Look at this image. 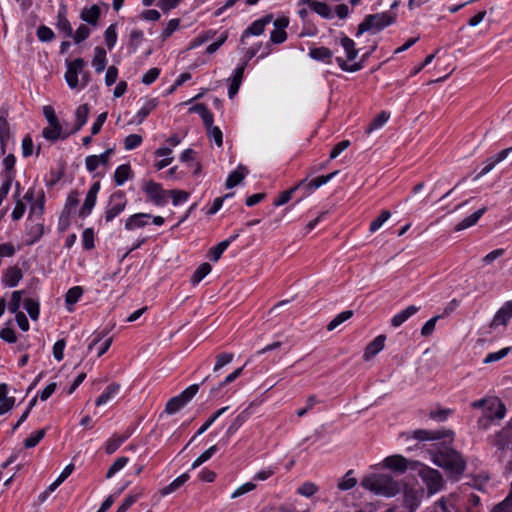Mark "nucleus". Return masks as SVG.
<instances>
[{"instance_id": "1", "label": "nucleus", "mask_w": 512, "mask_h": 512, "mask_svg": "<svg viewBox=\"0 0 512 512\" xmlns=\"http://www.w3.org/2000/svg\"><path fill=\"white\" fill-rule=\"evenodd\" d=\"M432 461L435 465L445 469L451 475L460 476L466 468V461L455 449L441 446L431 451Z\"/></svg>"}, {"instance_id": "2", "label": "nucleus", "mask_w": 512, "mask_h": 512, "mask_svg": "<svg viewBox=\"0 0 512 512\" xmlns=\"http://www.w3.org/2000/svg\"><path fill=\"white\" fill-rule=\"evenodd\" d=\"M361 485L377 495L386 497L395 496L399 490V483L388 474H373L365 477Z\"/></svg>"}, {"instance_id": "3", "label": "nucleus", "mask_w": 512, "mask_h": 512, "mask_svg": "<svg viewBox=\"0 0 512 512\" xmlns=\"http://www.w3.org/2000/svg\"><path fill=\"white\" fill-rule=\"evenodd\" d=\"M395 20L396 15L388 12L369 14L364 18L363 22L359 24L356 37H359L365 32L377 33L393 24Z\"/></svg>"}, {"instance_id": "4", "label": "nucleus", "mask_w": 512, "mask_h": 512, "mask_svg": "<svg viewBox=\"0 0 512 512\" xmlns=\"http://www.w3.org/2000/svg\"><path fill=\"white\" fill-rule=\"evenodd\" d=\"M505 414L506 407L504 403L497 397H490L483 416L478 420V426L486 429L492 420H501L505 417Z\"/></svg>"}, {"instance_id": "5", "label": "nucleus", "mask_w": 512, "mask_h": 512, "mask_svg": "<svg viewBox=\"0 0 512 512\" xmlns=\"http://www.w3.org/2000/svg\"><path fill=\"white\" fill-rule=\"evenodd\" d=\"M419 476L426 485L429 495H433L441 491L444 487L445 481L441 473L428 466H423L419 470Z\"/></svg>"}, {"instance_id": "6", "label": "nucleus", "mask_w": 512, "mask_h": 512, "mask_svg": "<svg viewBox=\"0 0 512 512\" xmlns=\"http://www.w3.org/2000/svg\"><path fill=\"white\" fill-rule=\"evenodd\" d=\"M199 385L193 384L186 388L179 395L171 398L165 407V412L168 414H174L181 410L198 392Z\"/></svg>"}, {"instance_id": "7", "label": "nucleus", "mask_w": 512, "mask_h": 512, "mask_svg": "<svg viewBox=\"0 0 512 512\" xmlns=\"http://www.w3.org/2000/svg\"><path fill=\"white\" fill-rule=\"evenodd\" d=\"M127 205L125 193L121 190L115 191L109 198L108 207L105 211L106 222L112 221L116 216L124 211Z\"/></svg>"}, {"instance_id": "8", "label": "nucleus", "mask_w": 512, "mask_h": 512, "mask_svg": "<svg viewBox=\"0 0 512 512\" xmlns=\"http://www.w3.org/2000/svg\"><path fill=\"white\" fill-rule=\"evenodd\" d=\"M66 64L65 80L70 88L75 89L79 83L78 75L82 73L86 63L82 58H77L73 61H66Z\"/></svg>"}, {"instance_id": "9", "label": "nucleus", "mask_w": 512, "mask_h": 512, "mask_svg": "<svg viewBox=\"0 0 512 512\" xmlns=\"http://www.w3.org/2000/svg\"><path fill=\"white\" fill-rule=\"evenodd\" d=\"M99 190H100V182H98V181L94 182L91 185V187L85 197V200H84V203H83L81 209L79 210V216L81 218L87 217L92 212V210L96 204L97 195H98Z\"/></svg>"}, {"instance_id": "10", "label": "nucleus", "mask_w": 512, "mask_h": 512, "mask_svg": "<svg viewBox=\"0 0 512 512\" xmlns=\"http://www.w3.org/2000/svg\"><path fill=\"white\" fill-rule=\"evenodd\" d=\"M494 445L501 452H504L507 449H512V419L507 427L503 428L495 435Z\"/></svg>"}, {"instance_id": "11", "label": "nucleus", "mask_w": 512, "mask_h": 512, "mask_svg": "<svg viewBox=\"0 0 512 512\" xmlns=\"http://www.w3.org/2000/svg\"><path fill=\"white\" fill-rule=\"evenodd\" d=\"M453 435H454V432L452 430H445V429L436 430V431L419 429V430H415L413 432V437L419 441L438 440V439H442V438H446V437L452 438Z\"/></svg>"}, {"instance_id": "12", "label": "nucleus", "mask_w": 512, "mask_h": 512, "mask_svg": "<svg viewBox=\"0 0 512 512\" xmlns=\"http://www.w3.org/2000/svg\"><path fill=\"white\" fill-rule=\"evenodd\" d=\"M272 19L273 16L268 14L263 18L254 21L247 29L244 30L241 36V42L244 43L245 38L250 35H261L264 32L266 25L269 24Z\"/></svg>"}, {"instance_id": "13", "label": "nucleus", "mask_w": 512, "mask_h": 512, "mask_svg": "<svg viewBox=\"0 0 512 512\" xmlns=\"http://www.w3.org/2000/svg\"><path fill=\"white\" fill-rule=\"evenodd\" d=\"M512 317V301H507L494 315L490 327L496 328L499 325L506 326Z\"/></svg>"}, {"instance_id": "14", "label": "nucleus", "mask_w": 512, "mask_h": 512, "mask_svg": "<svg viewBox=\"0 0 512 512\" xmlns=\"http://www.w3.org/2000/svg\"><path fill=\"white\" fill-rule=\"evenodd\" d=\"M144 190L156 205H163L166 203L165 191L162 189L160 184L149 181L146 183Z\"/></svg>"}, {"instance_id": "15", "label": "nucleus", "mask_w": 512, "mask_h": 512, "mask_svg": "<svg viewBox=\"0 0 512 512\" xmlns=\"http://www.w3.org/2000/svg\"><path fill=\"white\" fill-rule=\"evenodd\" d=\"M422 489L406 488L404 491V504L410 510L414 512L420 505L423 497Z\"/></svg>"}, {"instance_id": "16", "label": "nucleus", "mask_w": 512, "mask_h": 512, "mask_svg": "<svg viewBox=\"0 0 512 512\" xmlns=\"http://www.w3.org/2000/svg\"><path fill=\"white\" fill-rule=\"evenodd\" d=\"M256 405V402H251L246 409H244L230 424L226 431L227 438L232 436L251 416L252 407Z\"/></svg>"}, {"instance_id": "17", "label": "nucleus", "mask_w": 512, "mask_h": 512, "mask_svg": "<svg viewBox=\"0 0 512 512\" xmlns=\"http://www.w3.org/2000/svg\"><path fill=\"white\" fill-rule=\"evenodd\" d=\"M384 467L398 473H404L407 466V459L401 455L388 456L383 460Z\"/></svg>"}, {"instance_id": "18", "label": "nucleus", "mask_w": 512, "mask_h": 512, "mask_svg": "<svg viewBox=\"0 0 512 512\" xmlns=\"http://www.w3.org/2000/svg\"><path fill=\"white\" fill-rule=\"evenodd\" d=\"M30 221L27 227V245H32L37 242L44 233V225L40 221H34V219H28Z\"/></svg>"}, {"instance_id": "19", "label": "nucleus", "mask_w": 512, "mask_h": 512, "mask_svg": "<svg viewBox=\"0 0 512 512\" xmlns=\"http://www.w3.org/2000/svg\"><path fill=\"white\" fill-rule=\"evenodd\" d=\"M246 66H247V61H244L243 64L240 65L239 67H237L234 72V75H233V78L231 80L229 90H228V96L230 99H232L239 91Z\"/></svg>"}, {"instance_id": "20", "label": "nucleus", "mask_w": 512, "mask_h": 512, "mask_svg": "<svg viewBox=\"0 0 512 512\" xmlns=\"http://www.w3.org/2000/svg\"><path fill=\"white\" fill-rule=\"evenodd\" d=\"M67 8L65 5H61L57 14V28L62 31L66 37L73 36L72 26L66 17Z\"/></svg>"}, {"instance_id": "21", "label": "nucleus", "mask_w": 512, "mask_h": 512, "mask_svg": "<svg viewBox=\"0 0 512 512\" xmlns=\"http://www.w3.org/2000/svg\"><path fill=\"white\" fill-rule=\"evenodd\" d=\"M385 335L377 336L372 342H370L366 348L363 355L365 361L372 359L376 354H378L384 348Z\"/></svg>"}, {"instance_id": "22", "label": "nucleus", "mask_w": 512, "mask_h": 512, "mask_svg": "<svg viewBox=\"0 0 512 512\" xmlns=\"http://www.w3.org/2000/svg\"><path fill=\"white\" fill-rule=\"evenodd\" d=\"M150 218H151L150 214L136 213L127 218V220L125 222V228L127 230L142 228L148 224V220Z\"/></svg>"}, {"instance_id": "23", "label": "nucleus", "mask_w": 512, "mask_h": 512, "mask_svg": "<svg viewBox=\"0 0 512 512\" xmlns=\"http://www.w3.org/2000/svg\"><path fill=\"white\" fill-rule=\"evenodd\" d=\"M8 386L5 383L0 384V415L10 411L14 404L15 398L8 397Z\"/></svg>"}, {"instance_id": "24", "label": "nucleus", "mask_w": 512, "mask_h": 512, "mask_svg": "<svg viewBox=\"0 0 512 512\" xmlns=\"http://www.w3.org/2000/svg\"><path fill=\"white\" fill-rule=\"evenodd\" d=\"M101 15L100 7L96 4L92 5L89 8H84L81 11L80 18L87 22L92 26H96L98 24L99 18Z\"/></svg>"}, {"instance_id": "25", "label": "nucleus", "mask_w": 512, "mask_h": 512, "mask_svg": "<svg viewBox=\"0 0 512 512\" xmlns=\"http://www.w3.org/2000/svg\"><path fill=\"white\" fill-rule=\"evenodd\" d=\"M23 274L18 266L9 267L3 277V283L8 287H16L22 279Z\"/></svg>"}, {"instance_id": "26", "label": "nucleus", "mask_w": 512, "mask_h": 512, "mask_svg": "<svg viewBox=\"0 0 512 512\" xmlns=\"http://www.w3.org/2000/svg\"><path fill=\"white\" fill-rule=\"evenodd\" d=\"M375 50V46L372 47V49L370 51H367L366 53H364L362 55V59L361 61L359 62H356L352 65H348L346 63V61L341 58V57H338L336 59L337 61V64L340 66V68L343 70V71H347V72H356V71H359L363 68V62L372 54V52Z\"/></svg>"}, {"instance_id": "27", "label": "nucleus", "mask_w": 512, "mask_h": 512, "mask_svg": "<svg viewBox=\"0 0 512 512\" xmlns=\"http://www.w3.org/2000/svg\"><path fill=\"white\" fill-rule=\"evenodd\" d=\"M419 310V307L415 305H410L401 312L397 313L393 316L391 319V325L393 327H399L402 325L406 320H408L412 315L417 313Z\"/></svg>"}, {"instance_id": "28", "label": "nucleus", "mask_w": 512, "mask_h": 512, "mask_svg": "<svg viewBox=\"0 0 512 512\" xmlns=\"http://www.w3.org/2000/svg\"><path fill=\"white\" fill-rule=\"evenodd\" d=\"M486 210H487L486 207H482L479 210H477L476 212H474L473 214H471L470 216L463 219L461 222H459L455 226V231H457V232L462 231L464 229H467V228L475 225L478 222V220L480 219V217L486 212Z\"/></svg>"}, {"instance_id": "29", "label": "nucleus", "mask_w": 512, "mask_h": 512, "mask_svg": "<svg viewBox=\"0 0 512 512\" xmlns=\"http://www.w3.org/2000/svg\"><path fill=\"white\" fill-rule=\"evenodd\" d=\"M248 170L245 166L239 165L237 170L233 171L226 180V187L231 189L241 183L245 178Z\"/></svg>"}, {"instance_id": "30", "label": "nucleus", "mask_w": 512, "mask_h": 512, "mask_svg": "<svg viewBox=\"0 0 512 512\" xmlns=\"http://www.w3.org/2000/svg\"><path fill=\"white\" fill-rule=\"evenodd\" d=\"M238 237V234L233 235L230 239L218 243L216 246L209 250L210 259L214 262L218 261L224 251L228 248L230 243Z\"/></svg>"}, {"instance_id": "31", "label": "nucleus", "mask_w": 512, "mask_h": 512, "mask_svg": "<svg viewBox=\"0 0 512 512\" xmlns=\"http://www.w3.org/2000/svg\"><path fill=\"white\" fill-rule=\"evenodd\" d=\"M130 436V431H126L123 435H114L106 444V453L113 454Z\"/></svg>"}, {"instance_id": "32", "label": "nucleus", "mask_w": 512, "mask_h": 512, "mask_svg": "<svg viewBox=\"0 0 512 512\" xmlns=\"http://www.w3.org/2000/svg\"><path fill=\"white\" fill-rule=\"evenodd\" d=\"M94 58L92 60V65L95 68L96 73H101L104 71L106 67V51L104 48L97 46L94 50Z\"/></svg>"}, {"instance_id": "33", "label": "nucleus", "mask_w": 512, "mask_h": 512, "mask_svg": "<svg viewBox=\"0 0 512 512\" xmlns=\"http://www.w3.org/2000/svg\"><path fill=\"white\" fill-rule=\"evenodd\" d=\"M132 177V170L130 165L123 164L117 167L114 173V181L118 186H121Z\"/></svg>"}, {"instance_id": "34", "label": "nucleus", "mask_w": 512, "mask_h": 512, "mask_svg": "<svg viewBox=\"0 0 512 512\" xmlns=\"http://www.w3.org/2000/svg\"><path fill=\"white\" fill-rule=\"evenodd\" d=\"M120 390V384L112 383L110 384L106 391L102 393L95 401L96 406H101L106 404L109 400H111Z\"/></svg>"}, {"instance_id": "35", "label": "nucleus", "mask_w": 512, "mask_h": 512, "mask_svg": "<svg viewBox=\"0 0 512 512\" xmlns=\"http://www.w3.org/2000/svg\"><path fill=\"white\" fill-rule=\"evenodd\" d=\"M189 477L190 476L188 473H184V474L180 475L174 481H172L169 485L163 487L160 490V494L162 496H166V495H169V494L175 492L189 479Z\"/></svg>"}, {"instance_id": "36", "label": "nucleus", "mask_w": 512, "mask_h": 512, "mask_svg": "<svg viewBox=\"0 0 512 512\" xmlns=\"http://www.w3.org/2000/svg\"><path fill=\"white\" fill-rule=\"evenodd\" d=\"M309 55L314 60L325 61L327 63H330L333 53L327 47H317L311 49Z\"/></svg>"}, {"instance_id": "37", "label": "nucleus", "mask_w": 512, "mask_h": 512, "mask_svg": "<svg viewBox=\"0 0 512 512\" xmlns=\"http://www.w3.org/2000/svg\"><path fill=\"white\" fill-rule=\"evenodd\" d=\"M212 270V267L209 263H202L191 276L190 282L192 285H198L202 279L207 276Z\"/></svg>"}, {"instance_id": "38", "label": "nucleus", "mask_w": 512, "mask_h": 512, "mask_svg": "<svg viewBox=\"0 0 512 512\" xmlns=\"http://www.w3.org/2000/svg\"><path fill=\"white\" fill-rule=\"evenodd\" d=\"M62 127L60 123L49 124L42 131V136L50 141H56L61 137Z\"/></svg>"}, {"instance_id": "39", "label": "nucleus", "mask_w": 512, "mask_h": 512, "mask_svg": "<svg viewBox=\"0 0 512 512\" xmlns=\"http://www.w3.org/2000/svg\"><path fill=\"white\" fill-rule=\"evenodd\" d=\"M157 99H149L136 114V123L141 124L143 120L156 108Z\"/></svg>"}, {"instance_id": "40", "label": "nucleus", "mask_w": 512, "mask_h": 512, "mask_svg": "<svg viewBox=\"0 0 512 512\" xmlns=\"http://www.w3.org/2000/svg\"><path fill=\"white\" fill-rule=\"evenodd\" d=\"M310 9L325 19L333 18L330 7L324 2L313 1L310 3Z\"/></svg>"}, {"instance_id": "41", "label": "nucleus", "mask_w": 512, "mask_h": 512, "mask_svg": "<svg viewBox=\"0 0 512 512\" xmlns=\"http://www.w3.org/2000/svg\"><path fill=\"white\" fill-rule=\"evenodd\" d=\"M341 45L345 50L347 59L349 61H352L357 57L359 50L356 49L355 42L352 39L347 36L342 37Z\"/></svg>"}, {"instance_id": "42", "label": "nucleus", "mask_w": 512, "mask_h": 512, "mask_svg": "<svg viewBox=\"0 0 512 512\" xmlns=\"http://www.w3.org/2000/svg\"><path fill=\"white\" fill-rule=\"evenodd\" d=\"M89 113V106L88 104H82L76 109V125H75V131L80 130L87 122Z\"/></svg>"}, {"instance_id": "43", "label": "nucleus", "mask_w": 512, "mask_h": 512, "mask_svg": "<svg viewBox=\"0 0 512 512\" xmlns=\"http://www.w3.org/2000/svg\"><path fill=\"white\" fill-rule=\"evenodd\" d=\"M352 310H346L341 313H339L337 316H335L327 325L328 331H333L336 329L340 324L344 323L345 321L349 320L353 316Z\"/></svg>"}, {"instance_id": "44", "label": "nucleus", "mask_w": 512, "mask_h": 512, "mask_svg": "<svg viewBox=\"0 0 512 512\" xmlns=\"http://www.w3.org/2000/svg\"><path fill=\"white\" fill-rule=\"evenodd\" d=\"M233 359H234L233 353L224 352V353H220V354L216 355V361L213 366V372L214 373L219 372L224 366L230 364L233 361Z\"/></svg>"}, {"instance_id": "45", "label": "nucleus", "mask_w": 512, "mask_h": 512, "mask_svg": "<svg viewBox=\"0 0 512 512\" xmlns=\"http://www.w3.org/2000/svg\"><path fill=\"white\" fill-rule=\"evenodd\" d=\"M353 470H349L345 476L338 482L337 487L342 491H347L354 488L357 484V479L352 477Z\"/></svg>"}, {"instance_id": "46", "label": "nucleus", "mask_w": 512, "mask_h": 512, "mask_svg": "<svg viewBox=\"0 0 512 512\" xmlns=\"http://www.w3.org/2000/svg\"><path fill=\"white\" fill-rule=\"evenodd\" d=\"M24 308L25 310L27 311V313L29 314L30 318L32 320H37L38 317H39V311H40V308H39V302L32 299V298H27L25 299L24 301Z\"/></svg>"}, {"instance_id": "47", "label": "nucleus", "mask_w": 512, "mask_h": 512, "mask_svg": "<svg viewBox=\"0 0 512 512\" xmlns=\"http://www.w3.org/2000/svg\"><path fill=\"white\" fill-rule=\"evenodd\" d=\"M10 139L9 124L3 115H0V143L4 152L5 144Z\"/></svg>"}, {"instance_id": "48", "label": "nucleus", "mask_w": 512, "mask_h": 512, "mask_svg": "<svg viewBox=\"0 0 512 512\" xmlns=\"http://www.w3.org/2000/svg\"><path fill=\"white\" fill-rule=\"evenodd\" d=\"M82 294H83L82 287L74 286V287L70 288L67 291L66 296H65V302H66L67 306H71V305H74L75 303H77L78 300L80 299V297L82 296Z\"/></svg>"}, {"instance_id": "49", "label": "nucleus", "mask_w": 512, "mask_h": 512, "mask_svg": "<svg viewBox=\"0 0 512 512\" xmlns=\"http://www.w3.org/2000/svg\"><path fill=\"white\" fill-rule=\"evenodd\" d=\"M389 117H390L389 113L382 111L380 114H378L374 118V120L366 128V133L370 134L375 129H378L381 126H383L388 121Z\"/></svg>"}, {"instance_id": "50", "label": "nucleus", "mask_w": 512, "mask_h": 512, "mask_svg": "<svg viewBox=\"0 0 512 512\" xmlns=\"http://www.w3.org/2000/svg\"><path fill=\"white\" fill-rule=\"evenodd\" d=\"M46 429H39L35 431L33 434H31L29 437H27L24 440V447L25 448H33L35 447L45 436Z\"/></svg>"}, {"instance_id": "51", "label": "nucleus", "mask_w": 512, "mask_h": 512, "mask_svg": "<svg viewBox=\"0 0 512 512\" xmlns=\"http://www.w3.org/2000/svg\"><path fill=\"white\" fill-rule=\"evenodd\" d=\"M454 505L448 499L442 497L431 508V512H454Z\"/></svg>"}, {"instance_id": "52", "label": "nucleus", "mask_w": 512, "mask_h": 512, "mask_svg": "<svg viewBox=\"0 0 512 512\" xmlns=\"http://www.w3.org/2000/svg\"><path fill=\"white\" fill-rule=\"evenodd\" d=\"M23 293L24 292L21 291V290L12 292L11 299H10V302L8 304V310L11 313L16 314V313L20 312L19 308H20V305H21Z\"/></svg>"}, {"instance_id": "53", "label": "nucleus", "mask_w": 512, "mask_h": 512, "mask_svg": "<svg viewBox=\"0 0 512 512\" xmlns=\"http://www.w3.org/2000/svg\"><path fill=\"white\" fill-rule=\"evenodd\" d=\"M510 351H511V347H505L497 352L489 353L484 358L483 363L490 364V363L499 361V360L503 359L504 357H506Z\"/></svg>"}, {"instance_id": "54", "label": "nucleus", "mask_w": 512, "mask_h": 512, "mask_svg": "<svg viewBox=\"0 0 512 512\" xmlns=\"http://www.w3.org/2000/svg\"><path fill=\"white\" fill-rule=\"evenodd\" d=\"M391 217V213L388 210H383L381 214L371 222L369 231L371 233L376 232L382 227V225Z\"/></svg>"}, {"instance_id": "55", "label": "nucleus", "mask_w": 512, "mask_h": 512, "mask_svg": "<svg viewBox=\"0 0 512 512\" xmlns=\"http://www.w3.org/2000/svg\"><path fill=\"white\" fill-rule=\"evenodd\" d=\"M78 196H79V194L77 191H71L69 193L66 203H65V206H64V209H63V212L71 214L76 209V207L79 204Z\"/></svg>"}, {"instance_id": "56", "label": "nucleus", "mask_w": 512, "mask_h": 512, "mask_svg": "<svg viewBox=\"0 0 512 512\" xmlns=\"http://www.w3.org/2000/svg\"><path fill=\"white\" fill-rule=\"evenodd\" d=\"M243 371V367L237 368L232 373H230L228 376L225 377V379L219 383L218 387L211 389V394H215L220 388L226 386L227 384L232 383L235 381Z\"/></svg>"}, {"instance_id": "57", "label": "nucleus", "mask_w": 512, "mask_h": 512, "mask_svg": "<svg viewBox=\"0 0 512 512\" xmlns=\"http://www.w3.org/2000/svg\"><path fill=\"white\" fill-rule=\"evenodd\" d=\"M218 450L217 445H213L209 447L206 451H204L193 463L192 469H196L201 464L209 460L212 455Z\"/></svg>"}, {"instance_id": "58", "label": "nucleus", "mask_w": 512, "mask_h": 512, "mask_svg": "<svg viewBox=\"0 0 512 512\" xmlns=\"http://www.w3.org/2000/svg\"><path fill=\"white\" fill-rule=\"evenodd\" d=\"M453 413L452 409H434L429 412V417L433 420L443 422Z\"/></svg>"}, {"instance_id": "59", "label": "nucleus", "mask_w": 512, "mask_h": 512, "mask_svg": "<svg viewBox=\"0 0 512 512\" xmlns=\"http://www.w3.org/2000/svg\"><path fill=\"white\" fill-rule=\"evenodd\" d=\"M129 459L127 457H119L114 463L110 466L106 473L107 478H111L115 473L120 471L127 463Z\"/></svg>"}, {"instance_id": "60", "label": "nucleus", "mask_w": 512, "mask_h": 512, "mask_svg": "<svg viewBox=\"0 0 512 512\" xmlns=\"http://www.w3.org/2000/svg\"><path fill=\"white\" fill-rule=\"evenodd\" d=\"M117 41L116 26L110 25L105 31V43L109 49H112Z\"/></svg>"}, {"instance_id": "61", "label": "nucleus", "mask_w": 512, "mask_h": 512, "mask_svg": "<svg viewBox=\"0 0 512 512\" xmlns=\"http://www.w3.org/2000/svg\"><path fill=\"white\" fill-rule=\"evenodd\" d=\"M318 491V487L313 482H305L298 488V493L305 497H311Z\"/></svg>"}, {"instance_id": "62", "label": "nucleus", "mask_w": 512, "mask_h": 512, "mask_svg": "<svg viewBox=\"0 0 512 512\" xmlns=\"http://www.w3.org/2000/svg\"><path fill=\"white\" fill-rule=\"evenodd\" d=\"M37 37L42 42H49L54 38V32L47 26L41 25L37 29Z\"/></svg>"}, {"instance_id": "63", "label": "nucleus", "mask_w": 512, "mask_h": 512, "mask_svg": "<svg viewBox=\"0 0 512 512\" xmlns=\"http://www.w3.org/2000/svg\"><path fill=\"white\" fill-rule=\"evenodd\" d=\"M142 143V137L138 134H130L124 140V147L126 150H132Z\"/></svg>"}, {"instance_id": "64", "label": "nucleus", "mask_w": 512, "mask_h": 512, "mask_svg": "<svg viewBox=\"0 0 512 512\" xmlns=\"http://www.w3.org/2000/svg\"><path fill=\"white\" fill-rule=\"evenodd\" d=\"M89 35H90V29L86 25L81 24L77 28L75 34H73L72 37H73L74 41L78 44V43L86 40L89 37Z\"/></svg>"}]
</instances>
